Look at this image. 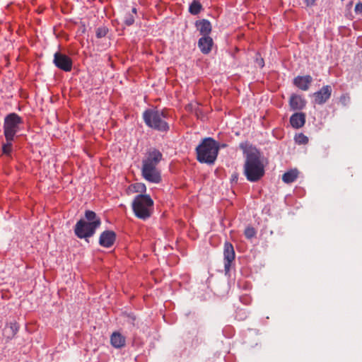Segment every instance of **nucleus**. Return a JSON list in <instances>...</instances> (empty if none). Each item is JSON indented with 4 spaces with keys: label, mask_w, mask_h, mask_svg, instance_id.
Segmentation results:
<instances>
[{
    "label": "nucleus",
    "mask_w": 362,
    "mask_h": 362,
    "mask_svg": "<svg viewBox=\"0 0 362 362\" xmlns=\"http://www.w3.org/2000/svg\"><path fill=\"white\" fill-rule=\"evenodd\" d=\"M240 148L245 157L244 174L250 182H257L264 175V157L261 152L252 146L240 144Z\"/></svg>",
    "instance_id": "1"
},
{
    "label": "nucleus",
    "mask_w": 362,
    "mask_h": 362,
    "mask_svg": "<svg viewBox=\"0 0 362 362\" xmlns=\"http://www.w3.org/2000/svg\"><path fill=\"white\" fill-rule=\"evenodd\" d=\"M163 158L162 153L156 148H150L142 160L141 174L144 178L153 183H159L161 176L157 166Z\"/></svg>",
    "instance_id": "2"
},
{
    "label": "nucleus",
    "mask_w": 362,
    "mask_h": 362,
    "mask_svg": "<svg viewBox=\"0 0 362 362\" xmlns=\"http://www.w3.org/2000/svg\"><path fill=\"white\" fill-rule=\"evenodd\" d=\"M23 122V118L15 112L9 113L4 117V135L6 142L1 145V154L11 155L16 134L20 130V126Z\"/></svg>",
    "instance_id": "3"
},
{
    "label": "nucleus",
    "mask_w": 362,
    "mask_h": 362,
    "mask_svg": "<svg viewBox=\"0 0 362 362\" xmlns=\"http://www.w3.org/2000/svg\"><path fill=\"white\" fill-rule=\"evenodd\" d=\"M85 218L86 221L81 219L75 226L74 232L79 238L91 237L95 233L96 228L101 224L100 218L93 211H86Z\"/></svg>",
    "instance_id": "4"
},
{
    "label": "nucleus",
    "mask_w": 362,
    "mask_h": 362,
    "mask_svg": "<svg viewBox=\"0 0 362 362\" xmlns=\"http://www.w3.org/2000/svg\"><path fill=\"white\" fill-rule=\"evenodd\" d=\"M219 144L211 137L204 139L197 146V159L202 163L212 164L216 160Z\"/></svg>",
    "instance_id": "5"
},
{
    "label": "nucleus",
    "mask_w": 362,
    "mask_h": 362,
    "mask_svg": "<svg viewBox=\"0 0 362 362\" xmlns=\"http://www.w3.org/2000/svg\"><path fill=\"white\" fill-rule=\"evenodd\" d=\"M168 111L165 110L148 109L143 113V119L145 124L154 129L160 132H166L169 129V125L165 121Z\"/></svg>",
    "instance_id": "6"
},
{
    "label": "nucleus",
    "mask_w": 362,
    "mask_h": 362,
    "mask_svg": "<svg viewBox=\"0 0 362 362\" xmlns=\"http://www.w3.org/2000/svg\"><path fill=\"white\" fill-rule=\"evenodd\" d=\"M135 216L141 220L149 218L153 211V201L148 194H138L132 203Z\"/></svg>",
    "instance_id": "7"
},
{
    "label": "nucleus",
    "mask_w": 362,
    "mask_h": 362,
    "mask_svg": "<svg viewBox=\"0 0 362 362\" xmlns=\"http://www.w3.org/2000/svg\"><path fill=\"white\" fill-rule=\"evenodd\" d=\"M53 63L58 69L64 71L68 72L72 69V59L60 52L54 53Z\"/></svg>",
    "instance_id": "8"
},
{
    "label": "nucleus",
    "mask_w": 362,
    "mask_h": 362,
    "mask_svg": "<svg viewBox=\"0 0 362 362\" xmlns=\"http://www.w3.org/2000/svg\"><path fill=\"white\" fill-rule=\"evenodd\" d=\"M224 256V270L226 274L230 272L231 264L235 259V253L233 246L231 243L226 242L223 249Z\"/></svg>",
    "instance_id": "9"
},
{
    "label": "nucleus",
    "mask_w": 362,
    "mask_h": 362,
    "mask_svg": "<svg viewBox=\"0 0 362 362\" xmlns=\"http://www.w3.org/2000/svg\"><path fill=\"white\" fill-rule=\"evenodd\" d=\"M332 95V88L330 86H324L322 88L314 93L315 103L318 105H322L326 103Z\"/></svg>",
    "instance_id": "10"
},
{
    "label": "nucleus",
    "mask_w": 362,
    "mask_h": 362,
    "mask_svg": "<svg viewBox=\"0 0 362 362\" xmlns=\"http://www.w3.org/2000/svg\"><path fill=\"white\" fill-rule=\"evenodd\" d=\"M116 238V234L112 230H105L100 234L99 238V243L101 246L105 247H111Z\"/></svg>",
    "instance_id": "11"
},
{
    "label": "nucleus",
    "mask_w": 362,
    "mask_h": 362,
    "mask_svg": "<svg viewBox=\"0 0 362 362\" xmlns=\"http://www.w3.org/2000/svg\"><path fill=\"white\" fill-rule=\"evenodd\" d=\"M213 44V40L209 36H203L198 41V47L203 54H209L211 50Z\"/></svg>",
    "instance_id": "12"
},
{
    "label": "nucleus",
    "mask_w": 362,
    "mask_h": 362,
    "mask_svg": "<svg viewBox=\"0 0 362 362\" xmlns=\"http://www.w3.org/2000/svg\"><path fill=\"white\" fill-rule=\"evenodd\" d=\"M306 101L300 95L293 94L289 100V105L292 110H300L304 108Z\"/></svg>",
    "instance_id": "13"
},
{
    "label": "nucleus",
    "mask_w": 362,
    "mask_h": 362,
    "mask_svg": "<svg viewBox=\"0 0 362 362\" xmlns=\"http://www.w3.org/2000/svg\"><path fill=\"white\" fill-rule=\"evenodd\" d=\"M291 125L295 129L302 127L305 123V114L303 112H296L290 117Z\"/></svg>",
    "instance_id": "14"
},
{
    "label": "nucleus",
    "mask_w": 362,
    "mask_h": 362,
    "mask_svg": "<svg viewBox=\"0 0 362 362\" xmlns=\"http://www.w3.org/2000/svg\"><path fill=\"white\" fill-rule=\"evenodd\" d=\"M313 78L310 76H297L294 78V84L303 90H307L311 83Z\"/></svg>",
    "instance_id": "15"
},
{
    "label": "nucleus",
    "mask_w": 362,
    "mask_h": 362,
    "mask_svg": "<svg viewBox=\"0 0 362 362\" xmlns=\"http://www.w3.org/2000/svg\"><path fill=\"white\" fill-rule=\"evenodd\" d=\"M18 330V326L16 322H11L6 325L3 330V335L6 340L14 337Z\"/></svg>",
    "instance_id": "16"
},
{
    "label": "nucleus",
    "mask_w": 362,
    "mask_h": 362,
    "mask_svg": "<svg viewBox=\"0 0 362 362\" xmlns=\"http://www.w3.org/2000/svg\"><path fill=\"white\" fill-rule=\"evenodd\" d=\"M111 344L115 348H122L124 346L125 337L119 332H113L110 337Z\"/></svg>",
    "instance_id": "17"
},
{
    "label": "nucleus",
    "mask_w": 362,
    "mask_h": 362,
    "mask_svg": "<svg viewBox=\"0 0 362 362\" xmlns=\"http://www.w3.org/2000/svg\"><path fill=\"white\" fill-rule=\"evenodd\" d=\"M196 25L200 33L203 35V36H209V34L211 31V25L209 21L204 19L200 21H197Z\"/></svg>",
    "instance_id": "18"
},
{
    "label": "nucleus",
    "mask_w": 362,
    "mask_h": 362,
    "mask_svg": "<svg viewBox=\"0 0 362 362\" xmlns=\"http://www.w3.org/2000/svg\"><path fill=\"white\" fill-rule=\"evenodd\" d=\"M298 176V171L296 169L286 172L282 175V180L287 184L293 182Z\"/></svg>",
    "instance_id": "19"
},
{
    "label": "nucleus",
    "mask_w": 362,
    "mask_h": 362,
    "mask_svg": "<svg viewBox=\"0 0 362 362\" xmlns=\"http://www.w3.org/2000/svg\"><path fill=\"white\" fill-rule=\"evenodd\" d=\"M128 191L129 193H140V194H143L146 191V187L144 183L136 182L131 185Z\"/></svg>",
    "instance_id": "20"
},
{
    "label": "nucleus",
    "mask_w": 362,
    "mask_h": 362,
    "mask_svg": "<svg viewBox=\"0 0 362 362\" xmlns=\"http://www.w3.org/2000/svg\"><path fill=\"white\" fill-rule=\"evenodd\" d=\"M202 4L197 0H194L189 7V12L192 15H197L202 10Z\"/></svg>",
    "instance_id": "21"
},
{
    "label": "nucleus",
    "mask_w": 362,
    "mask_h": 362,
    "mask_svg": "<svg viewBox=\"0 0 362 362\" xmlns=\"http://www.w3.org/2000/svg\"><path fill=\"white\" fill-rule=\"evenodd\" d=\"M134 16L132 13H128L124 18V23L126 25L130 26L134 24Z\"/></svg>",
    "instance_id": "22"
},
{
    "label": "nucleus",
    "mask_w": 362,
    "mask_h": 362,
    "mask_svg": "<svg viewBox=\"0 0 362 362\" xmlns=\"http://www.w3.org/2000/svg\"><path fill=\"white\" fill-rule=\"evenodd\" d=\"M296 142L299 144H305L308 142V138L303 134H298L295 138Z\"/></svg>",
    "instance_id": "23"
},
{
    "label": "nucleus",
    "mask_w": 362,
    "mask_h": 362,
    "mask_svg": "<svg viewBox=\"0 0 362 362\" xmlns=\"http://www.w3.org/2000/svg\"><path fill=\"white\" fill-rule=\"evenodd\" d=\"M244 234L247 238L250 239L255 235L256 232L252 227H247L245 228Z\"/></svg>",
    "instance_id": "24"
},
{
    "label": "nucleus",
    "mask_w": 362,
    "mask_h": 362,
    "mask_svg": "<svg viewBox=\"0 0 362 362\" xmlns=\"http://www.w3.org/2000/svg\"><path fill=\"white\" fill-rule=\"evenodd\" d=\"M107 28L105 27L98 28L96 30V36L98 38H101L105 37L107 33Z\"/></svg>",
    "instance_id": "25"
},
{
    "label": "nucleus",
    "mask_w": 362,
    "mask_h": 362,
    "mask_svg": "<svg viewBox=\"0 0 362 362\" xmlns=\"http://www.w3.org/2000/svg\"><path fill=\"white\" fill-rule=\"evenodd\" d=\"M349 101H350V97L348 95H346H346H342L339 98V102L344 106L347 105L348 103H349Z\"/></svg>",
    "instance_id": "26"
},
{
    "label": "nucleus",
    "mask_w": 362,
    "mask_h": 362,
    "mask_svg": "<svg viewBox=\"0 0 362 362\" xmlns=\"http://www.w3.org/2000/svg\"><path fill=\"white\" fill-rule=\"evenodd\" d=\"M354 10H355L356 13H362V3L361 2L357 3L355 6Z\"/></svg>",
    "instance_id": "27"
},
{
    "label": "nucleus",
    "mask_w": 362,
    "mask_h": 362,
    "mask_svg": "<svg viewBox=\"0 0 362 362\" xmlns=\"http://www.w3.org/2000/svg\"><path fill=\"white\" fill-rule=\"evenodd\" d=\"M256 63L260 68H262L264 66V59L262 58H257Z\"/></svg>",
    "instance_id": "28"
},
{
    "label": "nucleus",
    "mask_w": 362,
    "mask_h": 362,
    "mask_svg": "<svg viewBox=\"0 0 362 362\" xmlns=\"http://www.w3.org/2000/svg\"><path fill=\"white\" fill-rule=\"evenodd\" d=\"M315 0H305L307 6H312L315 4Z\"/></svg>",
    "instance_id": "29"
},
{
    "label": "nucleus",
    "mask_w": 362,
    "mask_h": 362,
    "mask_svg": "<svg viewBox=\"0 0 362 362\" xmlns=\"http://www.w3.org/2000/svg\"><path fill=\"white\" fill-rule=\"evenodd\" d=\"M129 320H130L131 323L134 325V322L135 321L136 318L134 316H129Z\"/></svg>",
    "instance_id": "30"
},
{
    "label": "nucleus",
    "mask_w": 362,
    "mask_h": 362,
    "mask_svg": "<svg viewBox=\"0 0 362 362\" xmlns=\"http://www.w3.org/2000/svg\"><path fill=\"white\" fill-rule=\"evenodd\" d=\"M132 14H133L134 16V17L136 16V13H137V11H136V8H133L132 9Z\"/></svg>",
    "instance_id": "31"
},
{
    "label": "nucleus",
    "mask_w": 362,
    "mask_h": 362,
    "mask_svg": "<svg viewBox=\"0 0 362 362\" xmlns=\"http://www.w3.org/2000/svg\"><path fill=\"white\" fill-rule=\"evenodd\" d=\"M226 146V144H221V145H219V148H225Z\"/></svg>",
    "instance_id": "32"
}]
</instances>
